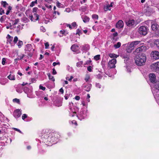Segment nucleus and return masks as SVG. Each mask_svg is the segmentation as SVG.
Masks as SVG:
<instances>
[{
    "instance_id": "nucleus-1",
    "label": "nucleus",
    "mask_w": 159,
    "mask_h": 159,
    "mask_svg": "<svg viewBox=\"0 0 159 159\" xmlns=\"http://www.w3.org/2000/svg\"><path fill=\"white\" fill-rule=\"evenodd\" d=\"M43 134L42 135L41 138L42 142L47 145H50L52 143H55L58 141V139L60 135L57 133L50 134L48 131L43 132Z\"/></svg>"
},
{
    "instance_id": "nucleus-2",
    "label": "nucleus",
    "mask_w": 159,
    "mask_h": 159,
    "mask_svg": "<svg viewBox=\"0 0 159 159\" xmlns=\"http://www.w3.org/2000/svg\"><path fill=\"white\" fill-rule=\"evenodd\" d=\"M146 60V57L144 55L139 54L136 56L135 58V62L139 66L143 65Z\"/></svg>"
},
{
    "instance_id": "nucleus-3",
    "label": "nucleus",
    "mask_w": 159,
    "mask_h": 159,
    "mask_svg": "<svg viewBox=\"0 0 159 159\" xmlns=\"http://www.w3.org/2000/svg\"><path fill=\"white\" fill-rule=\"evenodd\" d=\"M69 108L70 109V116L73 117L76 115V110L74 108L73 103L72 102H70L69 103Z\"/></svg>"
},
{
    "instance_id": "nucleus-4",
    "label": "nucleus",
    "mask_w": 159,
    "mask_h": 159,
    "mask_svg": "<svg viewBox=\"0 0 159 159\" xmlns=\"http://www.w3.org/2000/svg\"><path fill=\"white\" fill-rule=\"evenodd\" d=\"M152 92L154 95L159 91V80L157 81L154 84V87L152 88Z\"/></svg>"
},
{
    "instance_id": "nucleus-5",
    "label": "nucleus",
    "mask_w": 159,
    "mask_h": 159,
    "mask_svg": "<svg viewBox=\"0 0 159 159\" xmlns=\"http://www.w3.org/2000/svg\"><path fill=\"white\" fill-rule=\"evenodd\" d=\"M151 68L154 71L159 72V61L152 64L151 66Z\"/></svg>"
},
{
    "instance_id": "nucleus-6",
    "label": "nucleus",
    "mask_w": 159,
    "mask_h": 159,
    "mask_svg": "<svg viewBox=\"0 0 159 159\" xmlns=\"http://www.w3.org/2000/svg\"><path fill=\"white\" fill-rule=\"evenodd\" d=\"M138 31L140 34L144 35H146L147 33V29L145 26L140 27Z\"/></svg>"
},
{
    "instance_id": "nucleus-7",
    "label": "nucleus",
    "mask_w": 159,
    "mask_h": 159,
    "mask_svg": "<svg viewBox=\"0 0 159 159\" xmlns=\"http://www.w3.org/2000/svg\"><path fill=\"white\" fill-rule=\"evenodd\" d=\"M151 57L152 59L154 60L159 59V52L157 51H152L151 53Z\"/></svg>"
},
{
    "instance_id": "nucleus-8",
    "label": "nucleus",
    "mask_w": 159,
    "mask_h": 159,
    "mask_svg": "<svg viewBox=\"0 0 159 159\" xmlns=\"http://www.w3.org/2000/svg\"><path fill=\"white\" fill-rule=\"evenodd\" d=\"M126 25L129 27H134L136 25L135 20L133 19H129L125 22Z\"/></svg>"
},
{
    "instance_id": "nucleus-9",
    "label": "nucleus",
    "mask_w": 159,
    "mask_h": 159,
    "mask_svg": "<svg viewBox=\"0 0 159 159\" xmlns=\"http://www.w3.org/2000/svg\"><path fill=\"white\" fill-rule=\"evenodd\" d=\"M86 113L85 111H80L78 116V118L80 120L84 119L86 116Z\"/></svg>"
},
{
    "instance_id": "nucleus-10",
    "label": "nucleus",
    "mask_w": 159,
    "mask_h": 159,
    "mask_svg": "<svg viewBox=\"0 0 159 159\" xmlns=\"http://www.w3.org/2000/svg\"><path fill=\"white\" fill-rule=\"evenodd\" d=\"M116 63V60L115 59H113L110 60L108 62V66L110 68H115V64Z\"/></svg>"
},
{
    "instance_id": "nucleus-11",
    "label": "nucleus",
    "mask_w": 159,
    "mask_h": 159,
    "mask_svg": "<svg viewBox=\"0 0 159 159\" xmlns=\"http://www.w3.org/2000/svg\"><path fill=\"white\" fill-rule=\"evenodd\" d=\"M146 49V46L142 45L136 49L134 52V54H135L136 53H138L141 52L145 51Z\"/></svg>"
},
{
    "instance_id": "nucleus-12",
    "label": "nucleus",
    "mask_w": 159,
    "mask_h": 159,
    "mask_svg": "<svg viewBox=\"0 0 159 159\" xmlns=\"http://www.w3.org/2000/svg\"><path fill=\"white\" fill-rule=\"evenodd\" d=\"M25 52L27 53L28 52H33L34 49H33L32 46L31 44H28L26 45V47L25 49Z\"/></svg>"
},
{
    "instance_id": "nucleus-13",
    "label": "nucleus",
    "mask_w": 159,
    "mask_h": 159,
    "mask_svg": "<svg viewBox=\"0 0 159 159\" xmlns=\"http://www.w3.org/2000/svg\"><path fill=\"white\" fill-rule=\"evenodd\" d=\"M151 23V28L152 30L154 31H156L157 30L159 25L156 23V22L155 21H152Z\"/></svg>"
},
{
    "instance_id": "nucleus-14",
    "label": "nucleus",
    "mask_w": 159,
    "mask_h": 159,
    "mask_svg": "<svg viewBox=\"0 0 159 159\" xmlns=\"http://www.w3.org/2000/svg\"><path fill=\"white\" fill-rule=\"evenodd\" d=\"M21 114V111L20 109L15 110L13 112V116L15 118L20 117Z\"/></svg>"
},
{
    "instance_id": "nucleus-15",
    "label": "nucleus",
    "mask_w": 159,
    "mask_h": 159,
    "mask_svg": "<svg viewBox=\"0 0 159 159\" xmlns=\"http://www.w3.org/2000/svg\"><path fill=\"white\" fill-rule=\"evenodd\" d=\"M135 47L134 43L132 42L128 43L127 48V52H130Z\"/></svg>"
},
{
    "instance_id": "nucleus-16",
    "label": "nucleus",
    "mask_w": 159,
    "mask_h": 159,
    "mask_svg": "<svg viewBox=\"0 0 159 159\" xmlns=\"http://www.w3.org/2000/svg\"><path fill=\"white\" fill-rule=\"evenodd\" d=\"M92 85L91 84H83L82 87L85 90L89 92L90 91Z\"/></svg>"
},
{
    "instance_id": "nucleus-17",
    "label": "nucleus",
    "mask_w": 159,
    "mask_h": 159,
    "mask_svg": "<svg viewBox=\"0 0 159 159\" xmlns=\"http://www.w3.org/2000/svg\"><path fill=\"white\" fill-rule=\"evenodd\" d=\"M149 78L150 81L153 83L156 81V77L155 75L153 73H151L149 75Z\"/></svg>"
},
{
    "instance_id": "nucleus-18",
    "label": "nucleus",
    "mask_w": 159,
    "mask_h": 159,
    "mask_svg": "<svg viewBox=\"0 0 159 159\" xmlns=\"http://www.w3.org/2000/svg\"><path fill=\"white\" fill-rule=\"evenodd\" d=\"M124 26V23L122 20H120L117 23L116 27L118 29L123 28Z\"/></svg>"
},
{
    "instance_id": "nucleus-19",
    "label": "nucleus",
    "mask_w": 159,
    "mask_h": 159,
    "mask_svg": "<svg viewBox=\"0 0 159 159\" xmlns=\"http://www.w3.org/2000/svg\"><path fill=\"white\" fill-rule=\"evenodd\" d=\"M71 49L73 51L76 52L79 49V47L77 45L75 44L71 46Z\"/></svg>"
},
{
    "instance_id": "nucleus-20",
    "label": "nucleus",
    "mask_w": 159,
    "mask_h": 159,
    "mask_svg": "<svg viewBox=\"0 0 159 159\" xmlns=\"http://www.w3.org/2000/svg\"><path fill=\"white\" fill-rule=\"evenodd\" d=\"M38 9L37 7H34L33 8V12H34V17L36 18L35 19V20H38L39 19V16L36 13V11Z\"/></svg>"
},
{
    "instance_id": "nucleus-21",
    "label": "nucleus",
    "mask_w": 159,
    "mask_h": 159,
    "mask_svg": "<svg viewBox=\"0 0 159 159\" xmlns=\"http://www.w3.org/2000/svg\"><path fill=\"white\" fill-rule=\"evenodd\" d=\"M112 3H111L110 5H108L106 6H105L104 9L105 11H107L108 10H110L111 7H112Z\"/></svg>"
},
{
    "instance_id": "nucleus-22",
    "label": "nucleus",
    "mask_w": 159,
    "mask_h": 159,
    "mask_svg": "<svg viewBox=\"0 0 159 159\" xmlns=\"http://www.w3.org/2000/svg\"><path fill=\"white\" fill-rule=\"evenodd\" d=\"M7 82V80L6 79H0V84L2 85H5Z\"/></svg>"
},
{
    "instance_id": "nucleus-23",
    "label": "nucleus",
    "mask_w": 159,
    "mask_h": 159,
    "mask_svg": "<svg viewBox=\"0 0 159 159\" xmlns=\"http://www.w3.org/2000/svg\"><path fill=\"white\" fill-rule=\"evenodd\" d=\"M109 55L111 58H112L113 59L119 57L118 55H116L114 53H110Z\"/></svg>"
},
{
    "instance_id": "nucleus-24",
    "label": "nucleus",
    "mask_w": 159,
    "mask_h": 159,
    "mask_svg": "<svg viewBox=\"0 0 159 159\" xmlns=\"http://www.w3.org/2000/svg\"><path fill=\"white\" fill-rule=\"evenodd\" d=\"M7 41L9 42L10 43H11V42L12 41L13 39V37H12L9 34H8L7 35Z\"/></svg>"
},
{
    "instance_id": "nucleus-25",
    "label": "nucleus",
    "mask_w": 159,
    "mask_h": 159,
    "mask_svg": "<svg viewBox=\"0 0 159 159\" xmlns=\"http://www.w3.org/2000/svg\"><path fill=\"white\" fill-rule=\"evenodd\" d=\"M82 49L85 51H87L89 49V45L88 44H85L82 46Z\"/></svg>"
},
{
    "instance_id": "nucleus-26",
    "label": "nucleus",
    "mask_w": 159,
    "mask_h": 159,
    "mask_svg": "<svg viewBox=\"0 0 159 159\" xmlns=\"http://www.w3.org/2000/svg\"><path fill=\"white\" fill-rule=\"evenodd\" d=\"M84 23L88 22L89 20V18L86 16H85L84 17H82Z\"/></svg>"
},
{
    "instance_id": "nucleus-27",
    "label": "nucleus",
    "mask_w": 159,
    "mask_h": 159,
    "mask_svg": "<svg viewBox=\"0 0 159 159\" xmlns=\"http://www.w3.org/2000/svg\"><path fill=\"white\" fill-rule=\"evenodd\" d=\"M7 78L10 80H15V77L14 75L10 74L7 76Z\"/></svg>"
},
{
    "instance_id": "nucleus-28",
    "label": "nucleus",
    "mask_w": 159,
    "mask_h": 159,
    "mask_svg": "<svg viewBox=\"0 0 159 159\" xmlns=\"http://www.w3.org/2000/svg\"><path fill=\"white\" fill-rule=\"evenodd\" d=\"M121 45V43L120 42H118L117 43V44H115L114 45V47L116 49L120 47Z\"/></svg>"
},
{
    "instance_id": "nucleus-29",
    "label": "nucleus",
    "mask_w": 159,
    "mask_h": 159,
    "mask_svg": "<svg viewBox=\"0 0 159 159\" xmlns=\"http://www.w3.org/2000/svg\"><path fill=\"white\" fill-rule=\"evenodd\" d=\"M83 61H80L76 63V66L78 67H81L82 66Z\"/></svg>"
},
{
    "instance_id": "nucleus-30",
    "label": "nucleus",
    "mask_w": 159,
    "mask_h": 159,
    "mask_svg": "<svg viewBox=\"0 0 159 159\" xmlns=\"http://www.w3.org/2000/svg\"><path fill=\"white\" fill-rule=\"evenodd\" d=\"M37 4V0H35L34 1H33L31 2L30 5V7H32L35 5V4Z\"/></svg>"
},
{
    "instance_id": "nucleus-31",
    "label": "nucleus",
    "mask_w": 159,
    "mask_h": 159,
    "mask_svg": "<svg viewBox=\"0 0 159 159\" xmlns=\"http://www.w3.org/2000/svg\"><path fill=\"white\" fill-rule=\"evenodd\" d=\"M66 31L65 30H61L60 32L59 35L60 37H62L63 34L66 35L65 34Z\"/></svg>"
},
{
    "instance_id": "nucleus-32",
    "label": "nucleus",
    "mask_w": 159,
    "mask_h": 159,
    "mask_svg": "<svg viewBox=\"0 0 159 159\" xmlns=\"http://www.w3.org/2000/svg\"><path fill=\"white\" fill-rule=\"evenodd\" d=\"M154 44L159 49V39L156 40L154 41Z\"/></svg>"
},
{
    "instance_id": "nucleus-33",
    "label": "nucleus",
    "mask_w": 159,
    "mask_h": 159,
    "mask_svg": "<svg viewBox=\"0 0 159 159\" xmlns=\"http://www.w3.org/2000/svg\"><path fill=\"white\" fill-rule=\"evenodd\" d=\"M48 75L49 80H52L53 81H55V79L53 76L51 75L50 74H48Z\"/></svg>"
},
{
    "instance_id": "nucleus-34",
    "label": "nucleus",
    "mask_w": 159,
    "mask_h": 159,
    "mask_svg": "<svg viewBox=\"0 0 159 159\" xmlns=\"http://www.w3.org/2000/svg\"><path fill=\"white\" fill-rule=\"evenodd\" d=\"M100 55H96L94 57V59L95 60L98 61V60H99L100 59Z\"/></svg>"
},
{
    "instance_id": "nucleus-35",
    "label": "nucleus",
    "mask_w": 159,
    "mask_h": 159,
    "mask_svg": "<svg viewBox=\"0 0 159 159\" xmlns=\"http://www.w3.org/2000/svg\"><path fill=\"white\" fill-rule=\"evenodd\" d=\"M22 27L20 25H18L17 27H15L14 29H16V31L17 32H18L20 29H21Z\"/></svg>"
},
{
    "instance_id": "nucleus-36",
    "label": "nucleus",
    "mask_w": 159,
    "mask_h": 159,
    "mask_svg": "<svg viewBox=\"0 0 159 159\" xmlns=\"http://www.w3.org/2000/svg\"><path fill=\"white\" fill-rule=\"evenodd\" d=\"M13 102L14 103H16L18 104L20 103V101L19 99L15 98L13 99Z\"/></svg>"
},
{
    "instance_id": "nucleus-37",
    "label": "nucleus",
    "mask_w": 159,
    "mask_h": 159,
    "mask_svg": "<svg viewBox=\"0 0 159 159\" xmlns=\"http://www.w3.org/2000/svg\"><path fill=\"white\" fill-rule=\"evenodd\" d=\"M24 57V54H22L21 56H19L17 57V58L15 60H21L22 59L23 57Z\"/></svg>"
},
{
    "instance_id": "nucleus-38",
    "label": "nucleus",
    "mask_w": 159,
    "mask_h": 159,
    "mask_svg": "<svg viewBox=\"0 0 159 159\" xmlns=\"http://www.w3.org/2000/svg\"><path fill=\"white\" fill-rule=\"evenodd\" d=\"M19 21V20L18 19H16L15 20L12 21V24L13 25H14L17 24Z\"/></svg>"
},
{
    "instance_id": "nucleus-39",
    "label": "nucleus",
    "mask_w": 159,
    "mask_h": 159,
    "mask_svg": "<svg viewBox=\"0 0 159 159\" xmlns=\"http://www.w3.org/2000/svg\"><path fill=\"white\" fill-rule=\"evenodd\" d=\"M140 41H134L132 42L135 46H136L137 45L139 44L140 43Z\"/></svg>"
},
{
    "instance_id": "nucleus-40",
    "label": "nucleus",
    "mask_w": 159,
    "mask_h": 159,
    "mask_svg": "<svg viewBox=\"0 0 159 159\" xmlns=\"http://www.w3.org/2000/svg\"><path fill=\"white\" fill-rule=\"evenodd\" d=\"M23 42L21 41H19L17 43V45L19 48H20Z\"/></svg>"
},
{
    "instance_id": "nucleus-41",
    "label": "nucleus",
    "mask_w": 159,
    "mask_h": 159,
    "mask_svg": "<svg viewBox=\"0 0 159 159\" xmlns=\"http://www.w3.org/2000/svg\"><path fill=\"white\" fill-rule=\"evenodd\" d=\"M92 17L93 19H98V16L96 14H93L92 16Z\"/></svg>"
},
{
    "instance_id": "nucleus-42",
    "label": "nucleus",
    "mask_w": 159,
    "mask_h": 159,
    "mask_svg": "<svg viewBox=\"0 0 159 159\" xmlns=\"http://www.w3.org/2000/svg\"><path fill=\"white\" fill-rule=\"evenodd\" d=\"M2 4L3 5V7H5L8 4L7 3L6 1L2 2Z\"/></svg>"
},
{
    "instance_id": "nucleus-43",
    "label": "nucleus",
    "mask_w": 159,
    "mask_h": 159,
    "mask_svg": "<svg viewBox=\"0 0 159 159\" xmlns=\"http://www.w3.org/2000/svg\"><path fill=\"white\" fill-rule=\"evenodd\" d=\"M27 83H25L24 82H23L22 84H19L17 85V87H20L21 85L22 86H25L26 85V84H27Z\"/></svg>"
},
{
    "instance_id": "nucleus-44",
    "label": "nucleus",
    "mask_w": 159,
    "mask_h": 159,
    "mask_svg": "<svg viewBox=\"0 0 159 159\" xmlns=\"http://www.w3.org/2000/svg\"><path fill=\"white\" fill-rule=\"evenodd\" d=\"M71 26L72 28H75L77 26V25L75 22H73L71 24Z\"/></svg>"
},
{
    "instance_id": "nucleus-45",
    "label": "nucleus",
    "mask_w": 159,
    "mask_h": 159,
    "mask_svg": "<svg viewBox=\"0 0 159 159\" xmlns=\"http://www.w3.org/2000/svg\"><path fill=\"white\" fill-rule=\"evenodd\" d=\"M96 87L98 88H101V85L99 83H96Z\"/></svg>"
},
{
    "instance_id": "nucleus-46",
    "label": "nucleus",
    "mask_w": 159,
    "mask_h": 159,
    "mask_svg": "<svg viewBox=\"0 0 159 159\" xmlns=\"http://www.w3.org/2000/svg\"><path fill=\"white\" fill-rule=\"evenodd\" d=\"M73 78V76H71L70 78H69V77H66V79L67 80H68L69 81H71L72 80V79Z\"/></svg>"
},
{
    "instance_id": "nucleus-47",
    "label": "nucleus",
    "mask_w": 159,
    "mask_h": 159,
    "mask_svg": "<svg viewBox=\"0 0 159 159\" xmlns=\"http://www.w3.org/2000/svg\"><path fill=\"white\" fill-rule=\"evenodd\" d=\"M61 4L58 1H57L56 2V6L58 7H61Z\"/></svg>"
},
{
    "instance_id": "nucleus-48",
    "label": "nucleus",
    "mask_w": 159,
    "mask_h": 159,
    "mask_svg": "<svg viewBox=\"0 0 159 159\" xmlns=\"http://www.w3.org/2000/svg\"><path fill=\"white\" fill-rule=\"evenodd\" d=\"M27 117V116L26 114H24L23 115L22 118L23 120H24Z\"/></svg>"
},
{
    "instance_id": "nucleus-49",
    "label": "nucleus",
    "mask_w": 159,
    "mask_h": 159,
    "mask_svg": "<svg viewBox=\"0 0 159 159\" xmlns=\"http://www.w3.org/2000/svg\"><path fill=\"white\" fill-rule=\"evenodd\" d=\"M6 61V60L5 58H3L2 59V64L3 65H4L5 64Z\"/></svg>"
},
{
    "instance_id": "nucleus-50",
    "label": "nucleus",
    "mask_w": 159,
    "mask_h": 159,
    "mask_svg": "<svg viewBox=\"0 0 159 159\" xmlns=\"http://www.w3.org/2000/svg\"><path fill=\"white\" fill-rule=\"evenodd\" d=\"M70 11H71V9H70V8H66V9L65 10V11H66V12H68V13L70 12Z\"/></svg>"
},
{
    "instance_id": "nucleus-51",
    "label": "nucleus",
    "mask_w": 159,
    "mask_h": 159,
    "mask_svg": "<svg viewBox=\"0 0 159 159\" xmlns=\"http://www.w3.org/2000/svg\"><path fill=\"white\" fill-rule=\"evenodd\" d=\"M18 40V38L17 36H15L14 37L13 42L15 43H16Z\"/></svg>"
},
{
    "instance_id": "nucleus-52",
    "label": "nucleus",
    "mask_w": 159,
    "mask_h": 159,
    "mask_svg": "<svg viewBox=\"0 0 159 159\" xmlns=\"http://www.w3.org/2000/svg\"><path fill=\"white\" fill-rule=\"evenodd\" d=\"M45 48L46 49H48V48L49 46V44L47 42L45 43Z\"/></svg>"
},
{
    "instance_id": "nucleus-53",
    "label": "nucleus",
    "mask_w": 159,
    "mask_h": 159,
    "mask_svg": "<svg viewBox=\"0 0 159 159\" xmlns=\"http://www.w3.org/2000/svg\"><path fill=\"white\" fill-rule=\"evenodd\" d=\"M81 34V32L80 30L79 29H78L76 30V34H78L79 36L80 35V34Z\"/></svg>"
},
{
    "instance_id": "nucleus-54",
    "label": "nucleus",
    "mask_w": 159,
    "mask_h": 159,
    "mask_svg": "<svg viewBox=\"0 0 159 159\" xmlns=\"http://www.w3.org/2000/svg\"><path fill=\"white\" fill-rule=\"evenodd\" d=\"M16 91L19 93H21L22 92L21 89H19L18 88H16Z\"/></svg>"
},
{
    "instance_id": "nucleus-55",
    "label": "nucleus",
    "mask_w": 159,
    "mask_h": 159,
    "mask_svg": "<svg viewBox=\"0 0 159 159\" xmlns=\"http://www.w3.org/2000/svg\"><path fill=\"white\" fill-rule=\"evenodd\" d=\"M33 52H28L27 53L28 55L29 56V57H31L32 55Z\"/></svg>"
},
{
    "instance_id": "nucleus-56",
    "label": "nucleus",
    "mask_w": 159,
    "mask_h": 159,
    "mask_svg": "<svg viewBox=\"0 0 159 159\" xmlns=\"http://www.w3.org/2000/svg\"><path fill=\"white\" fill-rule=\"evenodd\" d=\"M39 89L42 90H44L45 89V88L43 87L41 85H40L39 86Z\"/></svg>"
},
{
    "instance_id": "nucleus-57",
    "label": "nucleus",
    "mask_w": 159,
    "mask_h": 159,
    "mask_svg": "<svg viewBox=\"0 0 159 159\" xmlns=\"http://www.w3.org/2000/svg\"><path fill=\"white\" fill-rule=\"evenodd\" d=\"M29 19L32 21H34L35 20H34V18L33 16L32 15H30L29 16Z\"/></svg>"
},
{
    "instance_id": "nucleus-58",
    "label": "nucleus",
    "mask_w": 159,
    "mask_h": 159,
    "mask_svg": "<svg viewBox=\"0 0 159 159\" xmlns=\"http://www.w3.org/2000/svg\"><path fill=\"white\" fill-rule=\"evenodd\" d=\"M122 57L124 59H127V60H128L129 59V57L128 56H127L125 55H123L122 56Z\"/></svg>"
},
{
    "instance_id": "nucleus-59",
    "label": "nucleus",
    "mask_w": 159,
    "mask_h": 159,
    "mask_svg": "<svg viewBox=\"0 0 159 159\" xmlns=\"http://www.w3.org/2000/svg\"><path fill=\"white\" fill-rule=\"evenodd\" d=\"M91 62V60H88L86 61V63L84 64V65H89Z\"/></svg>"
},
{
    "instance_id": "nucleus-60",
    "label": "nucleus",
    "mask_w": 159,
    "mask_h": 159,
    "mask_svg": "<svg viewBox=\"0 0 159 159\" xmlns=\"http://www.w3.org/2000/svg\"><path fill=\"white\" fill-rule=\"evenodd\" d=\"M92 67L91 66H89L87 68V70L91 72L92 71Z\"/></svg>"
},
{
    "instance_id": "nucleus-61",
    "label": "nucleus",
    "mask_w": 159,
    "mask_h": 159,
    "mask_svg": "<svg viewBox=\"0 0 159 159\" xmlns=\"http://www.w3.org/2000/svg\"><path fill=\"white\" fill-rule=\"evenodd\" d=\"M40 30L41 31H42L43 32H44L46 31V30H45V28L44 27H43V26H41L40 27Z\"/></svg>"
},
{
    "instance_id": "nucleus-62",
    "label": "nucleus",
    "mask_w": 159,
    "mask_h": 159,
    "mask_svg": "<svg viewBox=\"0 0 159 159\" xmlns=\"http://www.w3.org/2000/svg\"><path fill=\"white\" fill-rule=\"evenodd\" d=\"M6 28L7 29H10L11 30L13 29V27H12V26L10 25V26H7Z\"/></svg>"
},
{
    "instance_id": "nucleus-63",
    "label": "nucleus",
    "mask_w": 159,
    "mask_h": 159,
    "mask_svg": "<svg viewBox=\"0 0 159 159\" xmlns=\"http://www.w3.org/2000/svg\"><path fill=\"white\" fill-rule=\"evenodd\" d=\"M102 77V75L101 74H98L97 75V77L98 79H101Z\"/></svg>"
},
{
    "instance_id": "nucleus-64",
    "label": "nucleus",
    "mask_w": 159,
    "mask_h": 159,
    "mask_svg": "<svg viewBox=\"0 0 159 159\" xmlns=\"http://www.w3.org/2000/svg\"><path fill=\"white\" fill-rule=\"evenodd\" d=\"M126 68L127 69V71L128 72H131V70L130 69V68L127 66H126Z\"/></svg>"
}]
</instances>
